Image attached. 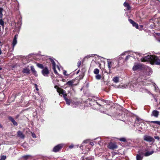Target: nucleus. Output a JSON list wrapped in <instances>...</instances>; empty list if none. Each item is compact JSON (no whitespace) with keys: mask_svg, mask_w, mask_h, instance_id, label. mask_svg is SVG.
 Masks as SVG:
<instances>
[{"mask_svg":"<svg viewBox=\"0 0 160 160\" xmlns=\"http://www.w3.org/2000/svg\"><path fill=\"white\" fill-rule=\"evenodd\" d=\"M118 63L117 61L108 60L107 61V66L109 69L108 72L106 71L108 73L110 74L112 73L111 69L118 67Z\"/></svg>","mask_w":160,"mask_h":160,"instance_id":"obj_1","label":"nucleus"},{"mask_svg":"<svg viewBox=\"0 0 160 160\" xmlns=\"http://www.w3.org/2000/svg\"><path fill=\"white\" fill-rule=\"evenodd\" d=\"M153 55H148L141 59L142 62H150L151 63Z\"/></svg>","mask_w":160,"mask_h":160,"instance_id":"obj_2","label":"nucleus"},{"mask_svg":"<svg viewBox=\"0 0 160 160\" xmlns=\"http://www.w3.org/2000/svg\"><path fill=\"white\" fill-rule=\"evenodd\" d=\"M151 63L160 65V59L158 57L154 55L153 56Z\"/></svg>","mask_w":160,"mask_h":160,"instance_id":"obj_3","label":"nucleus"},{"mask_svg":"<svg viewBox=\"0 0 160 160\" xmlns=\"http://www.w3.org/2000/svg\"><path fill=\"white\" fill-rule=\"evenodd\" d=\"M63 147L62 144H60L55 146L53 148L52 151L54 152H56L60 151Z\"/></svg>","mask_w":160,"mask_h":160,"instance_id":"obj_4","label":"nucleus"},{"mask_svg":"<svg viewBox=\"0 0 160 160\" xmlns=\"http://www.w3.org/2000/svg\"><path fill=\"white\" fill-rule=\"evenodd\" d=\"M108 148L112 150H114L117 149L118 148V146L116 142H110L108 145Z\"/></svg>","mask_w":160,"mask_h":160,"instance_id":"obj_5","label":"nucleus"},{"mask_svg":"<svg viewBox=\"0 0 160 160\" xmlns=\"http://www.w3.org/2000/svg\"><path fill=\"white\" fill-rule=\"evenodd\" d=\"M144 152L141 150L139 151L136 155V160H142L143 158Z\"/></svg>","mask_w":160,"mask_h":160,"instance_id":"obj_6","label":"nucleus"},{"mask_svg":"<svg viewBox=\"0 0 160 160\" xmlns=\"http://www.w3.org/2000/svg\"><path fill=\"white\" fill-rule=\"evenodd\" d=\"M143 68V65L140 64H137L135 65L132 68V70L134 71H136L137 70H141Z\"/></svg>","mask_w":160,"mask_h":160,"instance_id":"obj_7","label":"nucleus"},{"mask_svg":"<svg viewBox=\"0 0 160 160\" xmlns=\"http://www.w3.org/2000/svg\"><path fill=\"white\" fill-rule=\"evenodd\" d=\"M42 73L44 76H48V75L49 73L48 68L47 67L44 68L42 71Z\"/></svg>","mask_w":160,"mask_h":160,"instance_id":"obj_8","label":"nucleus"},{"mask_svg":"<svg viewBox=\"0 0 160 160\" xmlns=\"http://www.w3.org/2000/svg\"><path fill=\"white\" fill-rule=\"evenodd\" d=\"M75 81V79H72V80H70L67 82L66 83V85H68L69 87H72L73 86H75L77 84H73Z\"/></svg>","mask_w":160,"mask_h":160,"instance_id":"obj_9","label":"nucleus"},{"mask_svg":"<svg viewBox=\"0 0 160 160\" xmlns=\"http://www.w3.org/2000/svg\"><path fill=\"white\" fill-rule=\"evenodd\" d=\"M59 93V95L61 94L63 95L64 98H65L67 96V94L66 93V91L62 89H59V91L58 92Z\"/></svg>","mask_w":160,"mask_h":160,"instance_id":"obj_10","label":"nucleus"},{"mask_svg":"<svg viewBox=\"0 0 160 160\" xmlns=\"http://www.w3.org/2000/svg\"><path fill=\"white\" fill-rule=\"evenodd\" d=\"M128 21L130 23L132 24L133 27H135L137 29L138 28V24L135 22L131 19H129Z\"/></svg>","mask_w":160,"mask_h":160,"instance_id":"obj_11","label":"nucleus"},{"mask_svg":"<svg viewBox=\"0 0 160 160\" xmlns=\"http://www.w3.org/2000/svg\"><path fill=\"white\" fill-rule=\"evenodd\" d=\"M8 119L11 121L14 126H17L18 125L17 122L15 121L14 118L11 116L8 117Z\"/></svg>","mask_w":160,"mask_h":160,"instance_id":"obj_12","label":"nucleus"},{"mask_svg":"<svg viewBox=\"0 0 160 160\" xmlns=\"http://www.w3.org/2000/svg\"><path fill=\"white\" fill-rule=\"evenodd\" d=\"M159 114V112L156 110H154L152 111V113L151 114L152 116H153L156 118L158 117Z\"/></svg>","mask_w":160,"mask_h":160,"instance_id":"obj_13","label":"nucleus"},{"mask_svg":"<svg viewBox=\"0 0 160 160\" xmlns=\"http://www.w3.org/2000/svg\"><path fill=\"white\" fill-rule=\"evenodd\" d=\"M144 140L148 142H152L153 138L151 136H146L144 137Z\"/></svg>","mask_w":160,"mask_h":160,"instance_id":"obj_14","label":"nucleus"},{"mask_svg":"<svg viewBox=\"0 0 160 160\" xmlns=\"http://www.w3.org/2000/svg\"><path fill=\"white\" fill-rule=\"evenodd\" d=\"M17 136L22 138H24L25 137L24 135L22 132L20 131H18L17 132Z\"/></svg>","mask_w":160,"mask_h":160,"instance_id":"obj_15","label":"nucleus"},{"mask_svg":"<svg viewBox=\"0 0 160 160\" xmlns=\"http://www.w3.org/2000/svg\"><path fill=\"white\" fill-rule=\"evenodd\" d=\"M104 102V100L103 99H99L95 102L97 104L100 106H101L102 104H103Z\"/></svg>","mask_w":160,"mask_h":160,"instance_id":"obj_16","label":"nucleus"},{"mask_svg":"<svg viewBox=\"0 0 160 160\" xmlns=\"http://www.w3.org/2000/svg\"><path fill=\"white\" fill-rule=\"evenodd\" d=\"M124 6L128 10H130L131 8L129 4L127 2H125L123 4Z\"/></svg>","mask_w":160,"mask_h":160,"instance_id":"obj_17","label":"nucleus"},{"mask_svg":"<svg viewBox=\"0 0 160 160\" xmlns=\"http://www.w3.org/2000/svg\"><path fill=\"white\" fill-rule=\"evenodd\" d=\"M30 70L29 68H23L22 71V72L23 73L29 74Z\"/></svg>","mask_w":160,"mask_h":160,"instance_id":"obj_18","label":"nucleus"},{"mask_svg":"<svg viewBox=\"0 0 160 160\" xmlns=\"http://www.w3.org/2000/svg\"><path fill=\"white\" fill-rule=\"evenodd\" d=\"M30 68L31 70L32 73L34 74V75L35 76H38V74L37 73V72L35 70L34 67L33 66H31Z\"/></svg>","mask_w":160,"mask_h":160,"instance_id":"obj_19","label":"nucleus"},{"mask_svg":"<svg viewBox=\"0 0 160 160\" xmlns=\"http://www.w3.org/2000/svg\"><path fill=\"white\" fill-rule=\"evenodd\" d=\"M154 152L153 151L151 152H147L145 153H144V155L146 157H147L152 154Z\"/></svg>","mask_w":160,"mask_h":160,"instance_id":"obj_20","label":"nucleus"},{"mask_svg":"<svg viewBox=\"0 0 160 160\" xmlns=\"http://www.w3.org/2000/svg\"><path fill=\"white\" fill-rule=\"evenodd\" d=\"M67 104L69 105L71 103V100L70 99L66 97L64 98Z\"/></svg>","mask_w":160,"mask_h":160,"instance_id":"obj_21","label":"nucleus"},{"mask_svg":"<svg viewBox=\"0 0 160 160\" xmlns=\"http://www.w3.org/2000/svg\"><path fill=\"white\" fill-rule=\"evenodd\" d=\"M113 81L116 83H118L119 82V78L117 77H115L113 78Z\"/></svg>","mask_w":160,"mask_h":160,"instance_id":"obj_22","label":"nucleus"},{"mask_svg":"<svg viewBox=\"0 0 160 160\" xmlns=\"http://www.w3.org/2000/svg\"><path fill=\"white\" fill-rule=\"evenodd\" d=\"M30 157L31 156L30 155H27L23 156L22 158H23V160H28Z\"/></svg>","mask_w":160,"mask_h":160,"instance_id":"obj_23","label":"nucleus"},{"mask_svg":"<svg viewBox=\"0 0 160 160\" xmlns=\"http://www.w3.org/2000/svg\"><path fill=\"white\" fill-rule=\"evenodd\" d=\"M37 66L38 68H40L42 69H43V68H44L43 65L41 64H40L39 63H37Z\"/></svg>","mask_w":160,"mask_h":160,"instance_id":"obj_24","label":"nucleus"},{"mask_svg":"<svg viewBox=\"0 0 160 160\" xmlns=\"http://www.w3.org/2000/svg\"><path fill=\"white\" fill-rule=\"evenodd\" d=\"M118 139L121 142H126L127 141L126 138H119Z\"/></svg>","mask_w":160,"mask_h":160,"instance_id":"obj_25","label":"nucleus"},{"mask_svg":"<svg viewBox=\"0 0 160 160\" xmlns=\"http://www.w3.org/2000/svg\"><path fill=\"white\" fill-rule=\"evenodd\" d=\"M3 9L2 8H0V18H2L3 16L2 12Z\"/></svg>","mask_w":160,"mask_h":160,"instance_id":"obj_26","label":"nucleus"},{"mask_svg":"<svg viewBox=\"0 0 160 160\" xmlns=\"http://www.w3.org/2000/svg\"><path fill=\"white\" fill-rule=\"evenodd\" d=\"M51 62L52 64V68H54L56 67V63L52 59L51 60Z\"/></svg>","mask_w":160,"mask_h":160,"instance_id":"obj_27","label":"nucleus"},{"mask_svg":"<svg viewBox=\"0 0 160 160\" xmlns=\"http://www.w3.org/2000/svg\"><path fill=\"white\" fill-rule=\"evenodd\" d=\"M99 70L98 68H95L94 69L93 72L95 74H98L99 73Z\"/></svg>","mask_w":160,"mask_h":160,"instance_id":"obj_28","label":"nucleus"},{"mask_svg":"<svg viewBox=\"0 0 160 160\" xmlns=\"http://www.w3.org/2000/svg\"><path fill=\"white\" fill-rule=\"evenodd\" d=\"M96 75H97L95 76L97 80H100L101 78V75L98 74Z\"/></svg>","mask_w":160,"mask_h":160,"instance_id":"obj_29","label":"nucleus"},{"mask_svg":"<svg viewBox=\"0 0 160 160\" xmlns=\"http://www.w3.org/2000/svg\"><path fill=\"white\" fill-rule=\"evenodd\" d=\"M151 123L157 124L160 125V121H152L150 122Z\"/></svg>","mask_w":160,"mask_h":160,"instance_id":"obj_30","label":"nucleus"},{"mask_svg":"<svg viewBox=\"0 0 160 160\" xmlns=\"http://www.w3.org/2000/svg\"><path fill=\"white\" fill-rule=\"evenodd\" d=\"M17 43V40H16L13 39L12 45L13 47Z\"/></svg>","mask_w":160,"mask_h":160,"instance_id":"obj_31","label":"nucleus"},{"mask_svg":"<svg viewBox=\"0 0 160 160\" xmlns=\"http://www.w3.org/2000/svg\"><path fill=\"white\" fill-rule=\"evenodd\" d=\"M136 122H139V123H140V122H141L142 121V119L139 118L138 117H137L136 118Z\"/></svg>","mask_w":160,"mask_h":160,"instance_id":"obj_32","label":"nucleus"},{"mask_svg":"<svg viewBox=\"0 0 160 160\" xmlns=\"http://www.w3.org/2000/svg\"><path fill=\"white\" fill-rule=\"evenodd\" d=\"M6 158V156L5 155L2 156L0 160H5Z\"/></svg>","mask_w":160,"mask_h":160,"instance_id":"obj_33","label":"nucleus"},{"mask_svg":"<svg viewBox=\"0 0 160 160\" xmlns=\"http://www.w3.org/2000/svg\"><path fill=\"white\" fill-rule=\"evenodd\" d=\"M54 88L57 90V91L58 92L59 91V89H61V88L59 87L58 86L55 85L54 87Z\"/></svg>","mask_w":160,"mask_h":160,"instance_id":"obj_34","label":"nucleus"},{"mask_svg":"<svg viewBox=\"0 0 160 160\" xmlns=\"http://www.w3.org/2000/svg\"><path fill=\"white\" fill-rule=\"evenodd\" d=\"M0 24L2 26H3L4 25V21L2 19L0 20Z\"/></svg>","mask_w":160,"mask_h":160,"instance_id":"obj_35","label":"nucleus"},{"mask_svg":"<svg viewBox=\"0 0 160 160\" xmlns=\"http://www.w3.org/2000/svg\"><path fill=\"white\" fill-rule=\"evenodd\" d=\"M82 62L81 61H79L78 62L77 66L78 67H79L81 65Z\"/></svg>","mask_w":160,"mask_h":160,"instance_id":"obj_36","label":"nucleus"},{"mask_svg":"<svg viewBox=\"0 0 160 160\" xmlns=\"http://www.w3.org/2000/svg\"><path fill=\"white\" fill-rule=\"evenodd\" d=\"M52 69L53 70L54 73L55 74L58 75V72L56 70V67L55 68H52Z\"/></svg>","mask_w":160,"mask_h":160,"instance_id":"obj_37","label":"nucleus"},{"mask_svg":"<svg viewBox=\"0 0 160 160\" xmlns=\"http://www.w3.org/2000/svg\"><path fill=\"white\" fill-rule=\"evenodd\" d=\"M32 136L33 138H36V135L34 132H32Z\"/></svg>","mask_w":160,"mask_h":160,"instance_id":"obj_38","label":"nucleus"},{"mask_svg":"<svg viewBox=\"0 0 160 160\" xmlns=\"http://www.w3.org/2000/svg\"><path fill=\"white\" fill-rule=\"evenodd\" d=\"M84 76V73H82V75H81V76H80V79H82L83 78V77Z\"/></svg>","mask_w":160,"mask_h":160,"instance_id":"obj_39","label":"nucleus"},{"mask_svg":"<svg viewBox=\"0 0 160 160\" xmlns=\"http://www.w3.org/2000/svg\"><path fill=\"white\" fill-rule=\"evenodd\" d=\"M130 57L131 56L129 55H128V56H127L125 58V61H127Z\"/></svg>","mask_w":160,"mask_h":160,"instance_id":"obj_40","label":"nucleus"},{"mask_svg":"<svg viewBox=\"0 0 160 160\" xmlns=\"http://www.w3.org/2000/svg\"><path fill=\"white\" fill-rule=\"evenodd\" d=\"M66 73H67V71L65 70L64 71L63 74H64V75L65 76H68V74H67Z\"/></svg>","mask_w":160,"mask_h":160,"instance_id":"obj_41","label":"nucleus"},{"mask_svg":"<svg viewBox=\"0 0 160 160\" xmlns=\"http://www.w3.org/2000/svg\"><path fill=\"white\" fill-rule=\"evenodd\" d=\"M35 88H36V90L37 91H38L39 90V89H38V85H37V84H35Z\"/></svg>","mask_w":160,"mask_h":160,"instance_id":"obj_42","label":"nucleus"},{"mask_svg":"<svg viewBox=\"0 0 160 160\" xmlns=\"http://www.w3.org/2000/svg\"><path fill=\"white\" fill-rule=\"evenodd\" d=\"M154 138L156 139H157L158 140H159L160 139V138L159 136H154Z\"/></svg>","mask_w":160,"mask_h":160,"instance_id":"obj_43","label":"nucleus"},{"mask_svg":"<svg viewBox=\"0 0 160 160\" xmlns=\"http://www.w3.org/2000/svg\"><path fill=\"white\" fill-rule=\"evenodd\" d=\"M17 37H18V35L17 34L15 35L13 39L17 40Z\"/></svg>","mask_w":160,"mask_h":160,"instance_id":"obj_44","label":"nucleus"},{"mask_svg":"<svg viewBox=\"0 0 160 160\" xmlns=\"http://www.w3.org/2000/svg\"><path fill=\"white\" fill-rule=\"evenodd\" d=\"M73 147H74L73 145H71L69 146V148H72Z\"/></svg>","mask_w":160,"mask_h":160,"instance_id":"obj_45","label":"nucleus"},{"mask_svg":"<svg viewBox=\"0 0 160 160\" xmlns=\"http://www.w3.org/2000/svg\"><path fill=\"white\" fill-rule=\"evenodd\" d=\"M90 144L92 146H93L94 145V144L93 142H90Z\"/></svg>","mask_w":160,"mask_h":160,"instance_id":"obj_46","label":"nucleus"},{"mask_svg":"<svg viewBox=\"0 0 160 160\" xmlns=\"http://www.w3.org/2000/svg\"><path fill=\"white\" fill-rule=\"evenodd\" d=\"M80 149H82V150H83V147L82 146H80Z\"/></svg>","mask_w":160,"mask_h":160,"instance_id":"obj_47","label":"nucleus"},{"mask_svg":"<svg viewBox=\"0 0 160 160\" xmlns=\"http://www.w3.org/2000/svg\"><path fill=\"white\" fill-rule=\"evenodd\" d=\"M87 140L84 141L83 142V143H86L87 142Z\"/></svg>","mask_w":160,"mask_h":160,"instance_id":"obj_48","label":"nucleus"},{"mask_svg":"<svg viewBox=\"0 0 160 160\" xmlns=\"http://www.w3.org/2000/svg\"><path fill=\"white\" fill-rule=\"evenodd\" d=\"M2 54V51L1 50V49L0 48V55H1Z\"/></svg>","mask_w":160,"mask_h":160,"instance_id":"obj_49","label":"nucleus"},{"mask_svg":"<svg viewBox=\"0 0 160 160\" xmlns=\"http://www.w3.org/2000/svg\"><path fill=\"white\" fill-rule=\"evenodd\" d=\"M158 41L160 42V37H159V38L158 39Z\"/></svg>","mask_w":160,"mask_h":160,"instance_id":"obj_50","label":"nucleus"},{"mask_svg":"<svg viewBox=\"0 0 160 160\" xmlns=\"http://www.w3.org/2000/svg\"><path fill=\"white\" fill-rule=\"evenodd\" d=\"M18 116H19L18 115H17L16 116V118H17Z\"/></svg>","mask_w":160,"mask_h":160,"instance_id":"obj_51","label":"nucleus"},{"mask_svg":"<svg viewBox=\"0 0 160 160\" xmlns=\"http://www.w3.org/2000/svg\"><path fill=\"white\" fill-rule=\"evenodd\" d=\"M2 68L1 67H0V70H2Z\"/></svg>","mask_w":160,"mask_h":160,"instance_id":"obj_52","label":"nucleus"},{"mask_svg":"<svg viewBox=\"0 0 160 160\" xmlns=\"http://www.w3.org/2000/svg\"><path fill=\"white\" fill-rule=\"evenodd\" d=\"M2 68L1 67H0V70H2Z\"/></svg>","mask_w":160,"mask_h":160,"instance_id":"obj_53","label":"nucleus"},{"mask_svg":"<svg viewBox=\"0 0 160 160\" xmlns=\"http://www.w3.org/2000/svg\"><path fill=\"white\" fill-rule=\"evenodd\" d=\"M140 26L141 27H142V25H140Z\"/></svg>","mask_w":160,"mask_h":160,"instance_id":"obj_54","label":"nucleus"},{"mask_svg":"<svg viewBox=\"0 0 160 160\" xmlns=\"http://www.w3.org/2000/svg\"><path fill=\"white\" fill-rule=\"evenodd\" d=\"M79 72V70L77 72V73H78Z\"/></svg>","mask_w":160,"mask_h":160,"instance_id":"obj_55","label":"nucleus"},{"mask_svg":"<svg viewBox=\"0 0 160 160\" xmlns=\"http://www.w3.org/2000/svg\"><path fill=\"white\" fill-rule=\"evenodd\" d=\"M1 43V42L0 41V44Z\"/></svg>","mask_w":160,"mask_h":160,"instance_id":"obj_56","label":"nucleus"}]
</instances>
